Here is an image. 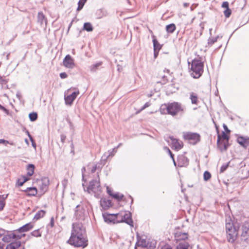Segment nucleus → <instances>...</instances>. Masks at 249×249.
Segmentation results:
<instances>
[{
	"label": "nucleus",
	"mask_w": 249,
	"mask_h": 249,
	"mask_svg": "<svg viewBox=\"0 0 249 249\" xmlns=\"http://www.w3.org/2000/svg\"><path fill=\"white\" fill-rule=\"evenodd\" d=\"M67 243L75 247L84 248L88 245L86 229L81 223L72 224L71 235Z\"/></svg>",
	"instance_id": "1"
},
{
	"label": "nucleus",
	"mask_w": 249,
	"mask_h": 249,
	"mask_svg": "<svg viewBox=\"0 0 249 249\" xmlns=\"http://www.w3.org/2000/svg\"><path fill=\"white\" fill-rule=\"evenodd\" d=\"M160 109L162 113H165L163 110L166 109L168 114L174 116L179 112L184 113L185 107L179 103L173 102L168 104V105H162Z\"/></svg>",
	"instance_id": "2"
},
{
	"label": "nucleus",
	"mask_w": 249,
	"mask_h": 249,
	"mask_svg": "<svg viewBox=\"0 0 249 249\" xmlns=\"http://www.w3.org/2000/svg\"><path fill=\"white\" fill-rule=\"evenodd\" d=\"M204 64L200 58L192 60L191 67V75L194 78L200 77L203 72Z\"/></svg>",
	"instance_id": "3"
},
{
	"label": "nucleus",
	"mask_w": 249,
	"mask_h": 249,
	"mask_svg": "<svg viewBox=\"0 0 249 249\" xmlns=\"http://www.w3.org/2000/svg\"><path fill=\"white\" fill-rule=\"evenodd\" d=\"M87 191L90 194L92 192L95 197L99 198L102 193V187L99 180L93 179L90 181L89 186L87 188Z\"/></svg>",
	"instance_id": "4"
},
{
	"label": "nucleus",
	"mask_w": 249,
	"mask_h": 249,
	"mask_svg": "<svg viewBox=\"0 0 249 249\" xmlns=\"http://www.w3.org/2000/svg\"><path fill=\"white\" fill-rule=\"evenodd\" d=\"M117 218L121 217V219H118V223L124 222L131 227H133V221L132 219L131 213L129 212H125L117 213Z\"/></svg>",
	"instance_id": "5"
},
{
	"label": "nucleus",
	"mask_w": 249,
	"mask_h": 249,
	"mask_svg": "<svg viewBox=\"0 0 249 249\" xmlns=\"http://www.w3.org/2000/svg\"><path fill=\"white\" fill-rule=\"evenodd\" d=\"M242 241L249 245V221H246L242 226Z\"/></svg>",
	"instance_id": "6"
},
{
	"label": "nucleus",
	"mask_w": 249,
	"mask_h": 249,
	"mask_svg": "<svg viewBox=\"0 0 249 249\" xmlns=\"http://www.w3.org/2000/svg\"><path fill=\"white\" fill-rule=\"evenodd\" d=\"M86 211L85 205L83 203L77 205L75 208L74 217L77 220H84L85 216Z\"/></svg>",
	"instance_id": "7"
},
{
	"label": "nucleus",
	"mask_w": 249,
	"mask_h": 249,
	"mask_svg": "<svg viewBox=\"0 0 249 249\" xmlns=\"http://www.w3.org/2000/svg\"><path fill=\"white\" fill-rule=\"evenodd\" d=\"M183 138L186 140L192 141L195 144L200 141V135L196 133L186 132L183 133Z\"/></svg>",
	"instance_id": "8"
},
{
	"label": "nucleus",
	"mask_w": 249,
	"mask_h": 249,
	"mask_svg": "<svg viewBox=\"0 0 249 249\" xmlns=\"http://www.w3.org/2000/svg\"><path fill=\"white\" fill-rule=\"evenodd\" d=\"M238 227H236L231 219L226 221V233H238Z\"/></svg>",
	"instance_id": "9"
},
{
	"label": "nucleus",
	"mask_w": 249,
	"mask_h": 249,
	"mask_svg": "<svg viewBox=\"0 0 249 249\" xmlns=\"http://www.w3.org/2000/svg\"><path fill=\"white\" fill-rule=\"evenodd\" d=\"M25 234H22L21 235L17 234L16 232L11 233H8L7 231L4 235H3L2 238V240L4 242H10L12 239H20L21 238L22 236H25Z\"/></svg>",
	"instance_id": "10"
},
{
	"label": "nucleus",
	"mask_w": 249,
	"mask_h": 249,
	"mask_svg": "<svg viewBox=\"0 0 249 249\" xmlns=\"http://www.w3.org/2000/svg\"><path fill=\"white\" fill-rule=\"evenodd\" d=\"M117 214H108L104 213L103 214V216L104 221L108 223H118V218H117Z\"/></svg>",
	"instance_id": "11"
},
{
	"label": "nucleus",
	"mask_w": 249,
	"mask_h": 249,
	"mask_svg": "<svg viewBox=\"0 0 249 249\" xmlns=\"http://www.w3.org/2000/svg\"><path fill=\"white\" fill-rule=\"evenodd\" d=\"M63 65L67 68L72 69L74 67V60L70 55L68 54L65 56L63 60Z\"/></svg>",
	"instance_id": "12"
},
{
	"label": "nucleus",
	"mask_w": 249,
	"mask_h": 249,
	"mask_svg": "<svg viewBox=\"0 0 249 249\" xmlns=\"http://www.w3.org/2000/svg\"><path fill=\"white\" fill-rule=\"evenodd\" d=\"M178 166L186 167L188 165L189 160L184 155H180L178 158Z\"/></svg>",
	"instance_id": "13"
},
{
	"label": "nucleus",
	"mask_w": 249,
	"mask_h": 249,
	"mask_svg": "<svg viewBox=\"0 0 249 249\" xmlns=\"http://www.w3.org/2000/svg\"><path fill=\"white\" fill-rule=\"evenodd\" d=\"M79 93V92L78 91H74L70 95L65 96V100L66 104L68 105H71Z\"/></svg>",
	"instance_id": "14"
},
{
	"label": "nucleus",
	"mask_w": 249,
	"mask_h": 249,
	"mask_svg": "<svg viewBox=\"0 0 249 249\" xmlns=\"http://www.w3.org/2000/svg\"><path fill=\"white\" fill-rule=\"evenodd\" d=\"M237 142L244 148H247L249 146V137H239L237 139Z\"/></svg>",
	"instance_id": "15"
},
{
	"label": "nucleus",
	"mask_w": 249,
	"mask_h": 249,
	"mask_svg": "<svg viewBox=\"0 0 249 249\" xmlns=\"http://www.w3.org/2000/svg\"><path fill=\"white\" fill-rule=\"evenodd\" d=\"M49 184V180L47 178H42L39 184L40 189L42 192L44 193L46 191Z\"/></svg>",
	"instance_id": "16"
},
{
	"label": "nucleus",
	"mask_w": 249,
	"mask_h": 249,
	"mask_svg": "<svg viewBox=\"0 0 249 249\" xmlns=\"http://www.w3.org/2000/svg\"><path fill=\"white\" fill-rule=\"evenodd\" d=\"M220 136L218 135L217 140V146L221 151L226 150L229 145V142H226L223 143L220 142Z\"/></svg>",
	"instance_id": "17"
},
{
	"label": "nucleus",
	"mask_w": 249,
	"mask_h": 249,
	"mask_svg": "<svg viewBox=\"0 0 249 249\" xmlns=\"http://www.w3.org/2000/svg\"><path fill=\"white\" fill-rule=\"evenodd\" d=\"M33 227V225L31 223H28L23 226L20 227L17 230L15 231L16 233L17 232L22 233L23 232H26L32 229Z\"/></svg>",
	"instance_id": "18"
},
{
	"label": "nucleus",
	"mask_w": 249,
	"mask_h": 249,
	"mask_svg": "<svg viewBox=\"0 0 249 249\" xmlns=\"http://www.w3.org/2000/svg\"><path fill=\"white\" fill-rule=\"evenodd\" d=\"M37 22L41 25H43L44 24L46 26L47 25V18H46L45 15L43 14L42 12H39L37 15Z\"/></svg>",
	"instance_id": "19"
},
{
	"label": "nucleus",
	"mask_w": 249,
	"mask_h": 249,
	"mask_svg": "<svg viewBox=\"0 0 249 249\" xmlns=\"http://www.w3.org/2000/svg\"><path fill=\"white\" fill-rule=\"evenodd\" d=\"M100 204L104 209L107 210L111 206V202L110 200L104 198L101 199Z\"/></svg>",
	"instance_id": "20"
},
{
	"label": "nucleus",
	"mask_w": 249,
	"mask_h": 249,
	"mask_svg": "<svg viewBox=\"0 0 249 249\" xmlns=\"http://www.w3.org/2000/svg\"><path fill=\"white\" fill-rule=\"evenodd\" d=\"M170 139L172 141V144L173 147L177 150L182 148V144L181 142H179L178 140L173 138V137H170Z\"/></svg>",
	"instance_id": "21"
},
{
	"label": "nucleus",
	"mask_w": 249,
	"mask_h": 249,
	"mask_svg": "<svg viewBox=\"0 0 249 249\" xmlns=\"http://www.w3.org/2000/svg\"><path fill=\"white\" fill-rule=\"evenodd\" d=\"M175 237L178 241L181 240L185 241L184 240L188 238V234L185 232H178L175 234Z\"/></svg>",
	"instance_id": "22"
},
{
	"label": "nucleus",
	"mask_w": 249,
	"mask_h": 249,
	"mask_svg": "<svg viewBox=\"0 0 249 249\" xmlns=\"http://www.w3.org/2000/svg\"><path fill=\"white\" fill-rule=\"evenodd\" d=\"M21 247V242L19 241L11 242L6 247V249H18Z\"/></svg>",
	"instance_id": "23"
},
{
	"label": "nucleus",
	"mask_w": 249,
	"mask_h": 249,
	"mask_svg": "<svg viewBox=\"0 0 249 249\" xmlns=\"http://www.w3.org/2000/svg\"><path fill=\"white\" fill-rule=\"evenodd\" d=\"M24 192H27V195L28 196H35L37 193V189L36 187H28Z\"/></svg>",
	"instance_id": "24"
},
{
	"label": "nucleus",
	"mask_w": 249,
	"mask_h": 249,
	"mask_svg": "<svg viewBox=\"0 0 249 249\" xmlns=\"http://www.w3.org/2000/svg\"><path fill=\"white\" fill-rule=\"evenodd\" d=\"M238 234L236 233H228L227 234V239L229 242L231 243H234L236 240Z\"/></svg>",
	"instance_id": "25"
},
{
	"label": "nucleus",
	"mask_w": 249,
	"mask_h": 249,
	"mask_svg": "<svg viewBox=\"0 0 249 249\" xmlns=\"http://www.w3.org/2000/svg\"><path fill=\"white\" fill-rule=\"evenodd\" d=\"M152 37L153 38L152 41L153 43L154 50L160 51L161 49L162 45L159 43L154 35H152Z\"/></svg>",
	"instance_id": "26"
},
{
	"label": "nucleus",
	"mask_w": 249,
	"mask_h": 249,
	"mask_svg": "<svg viewBox=\"0 0 249 249\" xmlns=\"http://www.w3.org/2000/svg\"><path fill=\"white\" fill-rule=\"evenodd\" d=\"M35 166L33 164H29L27 166V170L28 171L27 172V175L29 177L32 176L34 173V170H35Z\"/></svg>",
	"instance_id": "27"
},
{
	"label": "nucleus",
	"mask_w": 249,
	"mask_h": 249,
	"mask_svg": "<svg viewBox=\"0 0 249 249\" xmlns=\"http://www.w3.org/2000/svg\"><path fill=\"white\" fill-rule=\"evenodd\" d=\"M176 29V25L174 23H171L166 26V30L167 32L170 34L173 33L175 31Z\"/></svg>",
	"instance_id": "28"
},
{
	"label": "nucleus",
	"mask_w": 249,
	"mask_h": 249,
	"mask_svg": "<svg viewBox=\"0 0 249 249\" xmlns=\"http://www.w3.org/2000/svg\"><path fill=\"white\" fill-rule=\"evenodd\" d=\"M189 245L185 241L181 242L177 246L176 249H188Z\"/></svg>",
	"instance_id": "29"
},
{
	"label": "nucleus",
	"mask_w": 249,
	"mask_h": 249,
	"mask_svg": "<svg viewBox=\"0 0 249 249\" xmlns=\"http://www.w3.org/2000/svg\"><path fill=\"white\" fill-rule=\"evenodd\" d=\"M190 99L191 100V103L192 104L197 105L198 102L197 96L196 94L194 92H191L190 93Z\"/></svg>",
	"instance_id": "30"
},
{
	"label": "nucleus",
	"mask_w": 249,
	"mask_h": 249,
	"mask_svg": "<svg viewBox=\"0 0 249 249\" xmlns=\"http://www.w3.org/2000/svg\"><path fill=\"white\" fill-rule=\"evenodd\" d=\"M46 213V212L44 210H40L36 213L35 214L34 219L36 220H37L43 217Z\"/></svg>",
	"instance_id": "31"
},
{
	"label": "nucleus",
	"mask_w": 249,
	"mask_h": 249,
	"mask_svg": "<svg viewBox=\"0 0 249 249\" xmlns=\"http://www.w3.org/2000/svg\"><path fill=\"white\" fill-rule=\"evenodd\" d=\"M138 244L139 246L143 248L148 247V242L145 239H138Z\"/></svg>",
	"instance_id": "32"
},
{
	"label": "nucleus",
	"mask_w": 249,
	"mask_h": 249,
	"mask_svg": "<svg viewBox=\"0 0 249 249\" xmlns=\"http://www.w3.org/2000/svg\"><path fill=\"white\" fill-rule=\"evenodd\" d=\"M83 29L88 32H91L93 31V28L90 23L86 22L84 24Z\"/></svg>",
	"instance_id": "33"
},
{
	"label": "nucleus",
	"mask_w": 249,
	"mask_h": 249,
	"mask_svg": "<svg viewBox=\"0 0 249 249\" xmlns=\"http://www.w3.org/2000/svg\"><path fill=\"white\" fill-rule=\"evenodd\" d=\"M7 195L4 196V195H0V211L2 210L5 206V199L7 198Z\"/></svg>",
	"instance_id": "34"
},
{
	"label": "nucleus",
	"mask_w": 249,
	"mask_h": 249,
	"mask_svg": "<svg viewBox=\"0 0 249 249\" xmlns=\"http://www.w3.org/2000/svg\"><path fill=\"white\" fill-rule=\"evenodd\" d=\"M29 117L31 121L34 122L37 119V114L35 112L30 113L29 115Z\"/></svg>",
	"instance_id": "35"
},
{
	"label": "nucleus",
	"mask_w": 249,
	"mask_h": 249,
	"mask_svg": "<svg viewBox=\"0 0 249 249\" xmlns=\"http://www.w3.org/2000/svg\"><path fill=\"white\" fill-rule=\"evenodd\" d=\"M218 36L215 37H210L208 40V45L209 46H212L217 40Z\"/></svg>",
	"instance_id": "36"
},
{
	"label": "nucleus",
	"mask_w": 249,
	"mask_h": 249,
	"mask_svg": "<svg viewBox=\"0 0 249 249\" xmlns=\"http://www.w3.org/2000/svg\"><path fill=\"white\" fill-rule=\"evenodd\" d=\"M87 0H80L78 3V7L77 8V11H80L83 7L85 2Z\"/></svg>",
	"instance_id": "37"
},
{
	"label": "nucleus",
	"mask_w": 249,
	"mask_h": 249,
	"mask_svg": "<svg viewBox=\"0 0 249 249\" xmlns=\"http://www.w3.org/2000/svg\"><path fill=\"white\" fill-rule=\"evenodd\" d=\"M112 197L117 199L118 201H120L123 199L124 195L120 194L119 193H117L115 194H113Z\"/></svg>",
	"instance_id": "38"
},
{
	"label": "nucleus",
	"mask_w": 249,
	"mask_h": 249,
	"mask_svg": "<svg viewBox=\"0 0 249 249\" xmlns=\"http://www.w3.org/2000/svg\"><path fill=\"white\" fill-rule=\"evenodd\" d=\"M211 178V174L208 171H205L203 174V178L205 181H208Z\"/></svg>",
	"instance_id": "39"
},
{
	"label": "nucleus",
	"mask_w": 249,
	"mask_h": 249,
	"mask_svg": "<svg viewBox=\"0 0 249 249\" xmlns=\"http://www.w3.org/2000/svg\"><path fill=\"white\" fill-rule=\"evenodd\" d=\"M31 234L35 237H40L41 236V233L40 232L39 230H35L31 232Z\"/></svg>",
	"instance_id": "40"
},
{
	"label": "nucleus",
	"mask_w": 249,
	"mask_h": 249,
	"mask_svg": "<svg viewBox=\"0 0 249 249\" xmlns=\"http://www.w3.org/2000/svg\"><path fill=\"white\" fill-rule=\"evenodd\" d=\"M101 65V63H98L90 66V70L92 71H95L97 68Z\"/></svg>",
	"instance_id": "41"
},
{
	"label": "nucleus",
	"mask_w": 249,
	"mask_h": 249,
	"mask_svg": "<svg viewBox=\"0 0 249 249\" xmlns=\"http://www.w3.org/2000/svg\"><path fill=\"white\" fill-rule=\"evenodd\" d=\"M231 10L230 8L226 9L224 11V15H225V16L226 18H229V17H230V16H231Z\"/></svg>",
	"instance_id": "42"
},
{
	"label": "nucleus",
	"mask_w": 249,
	"mask_h": 249,
	"mask_svg": "<svg viewBox=\"0 0 249 249\" xmlns=\"http://www.w3.org/2000/svg\"><path fill=\"white\" fill-rule=\"evenodd\" d=\"M96 15L98 18H101L104 16L103 11L102 9H99L96 12Z\"/></svg>",
	"instance_id": "43"
},
{
	"label": "nucleus",
	"mask_w": 249,
	"mask_h": 249,
	"mask_svg": "<svg viewBox=\"0 0 249 249\" xmlns=\"http://www.w3.org/2000/svg\"><path fill=\"white\" fill-rule=\"evenodd\" d=\"M1 143H4V144L8 143L11 145H14V143L13 142H10L8 141H6V140H5L3 139H0V144H1Z\"/></svg>",
	"instance_id": "44"
},
{
	"label": "nucleus",
	"mask_w": 249,
	"mask_h": 249,
	"mask_svg": "<svg viewBox=\"0 0 249 249\" xmlns=\"http://www.w3.org/2000/svg\"><path fill=\"white\" fill-rule=\"evenodd\" d=\"M222 138L223 140H226L227 142H229V137L224 131L222 133Z\"/></svg>",
	"instance_id": "45"
},
{
	"label": "nucleus",
	"mask_w": 249,
	"mask_h": 249,
	"mask_svg": "<svg viewBox=\"0 0 249 249\" xmlns=\"http://www.w3.org/2000/svg\"><path fill=\"white\" fill-rule=\"evenodd\" d=\"M164 149L167 151L170 157L173 160H174V155L172 153L171 151L169 149V148L167 147H164Z\"/></svg>",
	"instance_id": "46"
},
{
	"label": "nucleus",
	"mask_w": 249,
	"mask_h": 249,
	"mask_svg": "<svg viewBox=\"0 0 249 249\" xmlns=\"http://www.w3.org/2000/svg\"><path fill=\"white\" fill-rule=\"evenodd\" d=\"M222 7L223 8H226V9H228V8H229V2H227V1L223 2L222 3Z\"/></svg>",
	"instance_id": "47"
},
{
	"label": "nucleus",
	"mask_w": 249,
	"mask_h": 249,
	"mask_svg": "<svg viewBox=\"0 0 249 249\" xmlns=\"http://www.w3.org/2000/svg\"><path fill=\"white\" fill-rule=\"evenodd\" d=\"M108 157L109 156H108V154L107 153H105L102 157V160L106 161Z\"/></svg>",
	"instance_id": "48"
},
{
	"label": "nucleus",
	"mask_w": 249,
	"mask_h": 249,
	"mask_svg": "<svg viewBox=\"0 0 249 249\" xmlns=\"http://www.w3.org/2000/svg\"><path fill=\"white\" fill-rule=\"evenodd\" d=\"M24 183V181L23 180H21V179H18L17 181V184L18 186H22Z\"/></svg>",
	"instance_id": "49"
},
{
	"label": "nucleus",
	"mask_w": 249,
	"mask_h": 249,
	"mask_svg": "<svg viewBox=\"0 0 249 249\" xmlns=\"http://www.w3.org/2000/svg\"><path fill=\"white\" fill-rule=\"evenodd\" d=\"M6 232V231L2 229H0V238L3 237V235H4V234H5Z\"/></svg>",
	"instance_id": "50"
},
{
	"label": "nucleus",
	"mask_w": 249,
	"mask_h": 249,
	"mask_svg": "<svg viewBox=\"0 0 249 249\" xmlns=\"http://www.w3.org/2000/svg\"><path fill=\"white\" fill-rule=\"evenodd\" d=\"M60 77L62 78V79H64V78H66L68 77V75L66 73V72H62L60 74Z\"/></svg>",
	"instance_id": "51"
},
{
	"label": "nucleus",
	"mask_w": 249,
	"mask_h": 249,
	"mask_svg": "<svg viewBox=\"0 0 249 249\" xmlns=\"http://www.w3.org/2000/svg\"><path fill=\"white\" fill-rule=\"evenodd\" d=\"M60 138H61V142L62 143H64L66 138V136L64 134H61Z\"/></svg>",
	"instance_id": "52"
},
{
	"label": "nucleus",
	"mask_w": 249,
	"mask_h": 249,
	"mask_svg": "<svg viewBox=\"0 0 249 249\" xmlns=\"http://www.w3.org/2000/svg\"><path fill=\"white\" fill-rule=\"evenodd\" d=\"M97 168V164H95V165H94L92 166V168H91V173H94V172L96 171V170Z\"/></svg>",
	"instance_id": "53"
},
{
	"label": "nucleus",
	"mask_w": 249,
	"mask_h": 249,
	"mask_svg": "<svg viewBox=\"0 0 249 249\" xmlns=\"http://www.w3.org/2000/svg\"><path fill=\"white\" fill-rule=\"evenodd\" d=\"M107 194L110 196H112L113 195V193H112V191L111 190V189L109 188L108 186H107Z\"/></svg>",
	"instance_id": "54"
},
{
	"label": "nucleus",
	"mask_w": 249,
	"mask_h": 249,
	"mask_svg": "<svg viewBox=\"0 0 249 249\" xmlns=\"http://www.w3.org/2000/svg\"><path fill=\"white\" fill-rule=\"evenodd\" d=\"M7 82V81L6 79H3L0 76V84L3 85L6 84Z\"/></svg>",
	"instance_id": "55"
},
{
	"label": "nucleus",
	"mask_w": 249,
	"mask_h": 249,
	"mask_svg": "<svg viewBox=\"0 0 249 249\" xmlns=\"http://www.w3.org/2000/svg\"><path fill=\"white\" fill-rule=\"evenodd\" d=\"M150 105V104L149 103V102H146L144 105L142 107V110H143L145 108H146V107H149Z\"/></svg>",
	"instance_id": "56"
},
{
	"label": "nucleus",
	"mask_w": 249,
	"mask_h": 249,
	"mask_svg": "<svg viewBox=\"0 0 249 249\" xmlns=\"http://www.w3.org/2000/svg\"><path fill=\"white\" fill-rule=\"evenodd\" d=\"M107 153L108 154V156L109 157L110 156H113L114 155V153H113V152L112 151V150L111 149V150H109Z\"/></svg>",
	"instance_id": "57"
},
{
	"label": "nucleus",
	"mask_w": 249,
	"mask_h": 249,
	"mask_svg": "<svg viewBox=\"0 0 249 249\" xmlns=\"http://www.w3.org/2000/svg\"><path fill=\"white\" fill-rule=\"evenodd\" d=\"M223 127L226 132H230V130L228 129L227 126L225 124H223Z\"/></svg>",
	"instance_id": "58"
},
{
	"label": "nucleus",
	"mask_w": 249,
	"mask_h": 249,
	"mask_svg": "<svg viewBox=\"0 0 249 249\" xmlns=\"http://www.w3.org/2000/svg\"><path fill=\"white\" fill-rule=\"evenodd\" d=\"M159 50H154V55L155 58H157V57L158 56V55L159 54Z\"/></svg>",
	"instance_id": "59"
},
{
	"label": "nucleus",
	"mask_w": 249,
	"mask_h": 249,
	"mask_svg": "<svg viewBox=\"0 0 249 249\" xmlns=\"http://www.w3.org/2000/svg\"><path fill=\"white\" fill-rule=\"evenodd\" d=\"M16 96L20 100L21 98V95L19 91H18L16 93Z\"/></svg>",
	"instance_id": "60"
},
{
	"label": "nucleus",
	"mask_w": 249,
	"mask_h": 249,
	"mask_svg": "<svg viewBox=\"0 0 249 249\" xmlns=\"http://www.w3.org/2000/svg\"><path fill=\"white\" fill-rule=\"evenodd\" d=\"M1 110H3L7 114H9V110L4 107H2Z\"/></svg>",
	"instance_id": "61"
},
{
	"label": "nucleus",
	"mask_w": 249,
	"mask_h": 249,
	"mask_svg": "<svg viewBox=\"0 0 249 249\" xmlns=\"http://www.w3.org/2000/svg\"><path fill=\"white\" fill-rule=\"evenodd\" d=\"M161 249H171V247L169 245H165Z\"/></svg>",
	"instance_id": "62"
},
{
	"label": "nucleus",
	"mask_w": 249,
	"mask_h": 249,
	"mask_svg": "<svg viewBox=\"0 0 249 249\" xmlns=\"http://www.w3.org/2000/svg\"><path fill=\"white\" fill-rule=\"evenodd\" d=\"M26 133H27V134L28 136L29 137L30 141H32V139H33V137H32V136L30 134L28 130H27L26 131Z\"/></svg>",
	"instance_id": "63"
},
{
	"label": "nucleus",
	"mask_w": 249,
	"mask_h": 249,
	"mask_svg": "<svg viewBox=\"0 0 249 249\" xmlns=\"http://www.w3.org/2000/svg\"><path fill=\"white\" fill-rule=\"evenodd\" d=\"M22 178L23 179L22 180H23L24 181V182H26L29 179V178H28L27 177H26V176H23Z\"/></svg>",
	"instance_id": "64"
}]
</instances>
